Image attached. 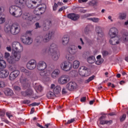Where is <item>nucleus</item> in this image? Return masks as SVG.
<instances>
[{"instance_id":"f257e3e1","label":"nucleus","mask_w":128,"mask_h":128,"mask_svg":"<svg viewBox=\"0 0 128 128\" xmlns=\"http://www.w3.org/2000/svg\"><path fill=\"white\" fill-rule=\"evenodd\" d=\"M67 50L68 53H67L66 55V58L70 62L74 60V56H73L72 54H76L78 52L76 46L74 45H70L68 47Z\"/></svg>"},{"instance_id":"f03ea898","label":"nucleus","mask_w":128,"mask_h":128,"mask_svg":"<svg viewBox=\"0 0 128 128\" xmlns=\"http://www.w3.org/2000/svg\"><path fill=\"white\" fill-rule=\"evenodd\" d=\"M20 60V52H14L13 54L10 56L8 59L7 62L10 64L14 66Z\"/></svg>"},{"instance_id":"7ed1b4c3","label":"nucleus","mask_w":128,"mask_h":128,"mask_svg":"<svg viewBox=\"0 0 128 128\" xmlns=\"http://www.w3.org/2000/svg\"><path fill=\"white\" fill-rule=\"evenodd\" d=\"M54 50H58V46L54 44H52L50 47L43 49L42 50V54H47L50 55L52 54V52H54Z\"/></svg>"},{"instance_id":"20e7f679","label":"nucleus","mask_w":128,"mask_h":128,"mask_svg":"<svg viewBox=\"0 0 128 128\" xmlns=\"http://www.w3.org/2000/svg\"><path fill=\"white\" fill-rule=\"evenodd\" d=\"M20 32V26L18 23H14L12 24L11 34L16 36Z\"/></svg>"},{"instance_id":"39448f33","label":"nucleus","mask_w":128,"mask_h":128,"mask_svg":"<svg viewBox=\"0 0 128 128\" xmlns=\"http://www.w3.org/2000/svg\"><path fill=\"white\" fill-rule=\"evenodd\" d=\"M12 50L14 52H22L23 48L20 43L14 42L12 44Z\"/></svg>"},{"instance_id":"423d86ee","label":"nucleus","mask_w":128,"mask_h":128,"mask_svg":"<svg viewBox=\"0 0 128 128\" xmlns=\"http://www.w3.org/2000/svg\"><path fill=\"white\" fill-rule=\"evenodd\" d=\"M58 82L60 84H66L70 82V78L68 75H62L58 78Z\"/></svg>"},{"instance_id":"0eeeda50","label":"nucleus","mask_w":128,"mask_h":128,"mask_svg":"<svg viewBox=\"0 0 128 128\" xmlns=\"http://www.w3.org/2000/svg\"><path fill=\"white\" fill-rule=\"evenodd\" d=\"M60 68L64 72H69V70H70V68H72V65H70V62L65 61L60 64Z\"/></svg>"},{"instance_id":"6e6552de","label":"nucleus","mask_w":128,"mask_h":128,"mask_svg":"<svg viewBox=\"0 0 128 128\" xmlns=\"http://www.w3.org/2000/svg\"><path fill=\"white\" fill-rule=\"evenodd\" d=\"M20 40L24 44L30 45L32 44V39L28 36H22Z\"/></svg>"},{"instance_id":"1a4fd4ad","label":"nucleus","mask_w":128,"mask_h":128,"mask_svg":"<svg viewBox=\"0 0 128 128\" xmlns=\"http://www.w3.org/2000/svg\"><path fill=\"white\" fill-rule=\"evenodd\" d=\"M46 10V6L44 5L43 7H41L38 8H36L34 10V14L36 16H40L42 14H44Z\"/></svg>"},{"instance_id":"9d476101","label":"nucleus","mask_w":128,"mask_h":128,"mask_svg":"<svg viewBox=\"0 0 128 128\" xmlns=\"http://www.w3.org/2000/svg\"><path fill=\"white\" fill-rule=\"evenodd\" d=\"M79 74L81 76H88V68L82 66L79 69Z\"/></svg>"},{"instance_id":"9b49d317","label":"nucleus","mask_w":128,"mask_h":128,"mask_svg":"<svg viewBox=\"0 0 128 128\" xmlns=\"http://www.w3.org/2000/svg\"><path fill=\"white\" fill-rule=\"evenodd\" d=\"M26 66L28 70H34L36 67V61L34 60H30L27 63Z\"/></svg>"},{"instance_id":"f8f14e48","label":"nucleus","mask_w":128,"mask_h":128,"mask_svg":"<svg viewBox=\"0 0 128 128\" xmlns=\"http://www.w3.org/2000/svg\"><path fill=\"white\" fill-rule=\"evenodd\" d=\"M50 54H51L52 58L54 60H58L60 56V51L58 50H56L52 52Z\"/></svg>"},{"instance_id":"ddd939ff","label":"nucleus","mask_w":128,"mask_h":128,"mask_svg":"<svg viewBox=\"0 0 128 128\" xmlns=\"http://www.w3.org/2000/svg\"><path fill=\"white\" fill-rule=\"evenodd\" d=\"M66 88L68 90L72 92L76 88V83L72 82H70L66 84Z\"/></svg>"},{"instance_id":"4468645a","label":"nucleus","mask_w":128,"mask_h":128,"mask_svg":"<svg viewBox=\"0 0 128 128\" xmlns=\"http://www.w3.org/2000/svg\"><path fill=\"white\" fill-rule=\"evenodd\" d=\"M118 29L116 28H112L110 30L108 35L111 38H114L118 34Z\"/></svg>"},{"instance_id":"2eb2a0df","label":"nucleus","mask_w":128,"mask_h":128,"mask_svg":"<svg viewBox=\"0 0 128 128\" xmlns=\"http://www.w3.org/2000/svg\"><path fill=\"white\" fill-rule=\"evenodd\" d=\"M38 70H44L46 68V64L44 62H40L37 64Z\"/></svg>"},{"instance_id":"dca6fc26","label":"nucleus","mask_w":128,"mask_h":128,"mask_svg":"<svg viewBox=\"0 0 128 128\" xmlns=\"http://www.w3.org/2000/svg\"><path fill=\"white\" fill-rule=\"evenodd\" d=\"M110 42V44L112 46H116V44H120V37L115 36V37H111Z\"/></svg>"},{"instance_id":"f3484780","label":"nucleus","mask_w":128,"mask_h":128,"mask_svg":"<svg viewBox=\"0 0 128 128\" xmlns=\"http://www.w3.org/2000/svg\"><path fill=\"white\" fill-rule=\"evenodd\" d=\"M18 74H20V71H18V70H16L10 74L9 78L10 80H14L18 76Z\"/></svg>"},{"instance_id":"a211bd4d","label":"nucleus","mask_w":128,"mask_h":128,"mask_svg":"<svg viewBox=\"0 0 128 128\" xmlns=\"http://www.w3.org/2000/svg\"><path fill=\"white\" fill-rule=\"evenodd\" d=\"M22 14V8L18 6H17L13 16H15V18H20V16H21Z\"/></svg>"},{"instance_id":"6ab92c4d","label":"nucleus","mask_w":128,"mask_h":128,"mask_svg":"<svg viewBox=\"0 0 128 128\" xmlns=\"http://www.w3.org/2000/svg\"><path fill=\"white\" fill-rule=\"evenodd\" d=\"M50 26H52V21L50 20H47L45 21L43 27L44 30L45 32L48 30H50Z\"/></svg>"},{"instance_id":"aec40b11","label":"nucleus","mask_w":128,"mask_h":128,"mask_svg":"<svg viewBox=\"0 0 128 128\" xmlns=\"http://www.w3.org/2000/svg\"><path fill=\"white\" fill-rule=\"evenodd\" d=\"M8 74H10V72H8V70H2L0 71V78H8Z\"/></svg>"},{"instance_id":"412c9836","label":"nucleus","mask_w":128,"mask_h":128,"mask_svg":"<svg viewBox=\"0 0 128 128\" xmlns=\"http://www.w3.org/2000/svg\"><path fill=\"white\" fill-rule=\"evenodd\" d=\"M68 18L72 20H78L80 18V15L76 14H70L68 15Z\"/></svg>"},{"instance_id":"4be33fe9","label":"nucleus","mask_w":128,"mask_h":128,"mask_svg":"<svg viewBox=\"0 0 128 128\" xmlns=\"http://www.w3.org/2000/svg\"><path fill=\"white\" fill-rule=\"evenodd\" d=\"M20 82H22L23 88H30V83H28V79L26 78H24L22 80H20Z\"/></svg>"},{"instance_id":"5701e85b","label":"nucleus","mask_w":128,"mask_h":128,"mask_svg":"<svg viewBox=\"0 0 128 128\" xmlns=\"http://www.w3.org/2000/svg\"><path fill=\"white\" fill-rule=\"evenodd\" d=\"M23 20H28V22H32L34 18L32 16H30V13H24L22 16Z\"/></svg>"},{"instance_id":"b1692460","label":"nucleus","mask_w":128,"mask_h":128,"mask_svg":"<svg viewBox=\"0 0 128 128\" xmlns=\"http://www.w3.org/2000/svg\"><path fill=\"white\" fill-rule=\"evenodd\" d=\"M26 4L28 8H34L35 4H36V2L34 1V0H27L26 2Z\"/></svg>"},{"instance_id":"393cba45","label":"nucleus","mask_w":128,"mask_h":128,"mask_svg":"<svg viewBox=\"0 0 128 128\" xmlns=\"http://www.w3.org/2000/svg\"><path fill=\"white\" fill-rule=\"evenodd\" d=\"M60 70L56 69L54 70L51 74V76L53 78H56L58 76H60Z\"/></svg>"},{"instance_id":"a878e982","label":"nucleus","mask_w":128,"mask_h":128,"mask_svg":"<svg viewBox=\"0 0 128 128\" xmlns=\"http://www.w3.org/2000/svg\"><path fill=\"white\" fill-rule=\"evenodd\" d=\"M23 94L24 96H32L34 94V91L32 89H28L23 92Z\"/></svg>"},{"instance_id":"bb28decb","label":"nucleus","mask_w":128,"mask_h":128,"mask_svg":"<svg viewBox=\"0 0 128 128\" xmlns=\"http://www.w3.org/2000/svg\"><path fill=\"white\" fill-rule=\"evenodd\" d=\"M17 7L18 6H12L10 7L9 12H10V14H12V16H14V12H16V10Z\"/></svg>"},{"instance_id":"cd10ccee","label":"nucleus","mask_w":128,"mask_h":128,"mask_svg":"<svg viewBox=\"0 0 128 128\" xmlns=\"http://www.w3.org/2000/svg\"><path fill=\"white\" fill-rule=\"evenodd\" d=\"M53 92L55 94H58L62 92V88L60 86H57L54 88Z\"/></svg>"},{"instance_id":"c85d7f7f","label":"nucleus","mask_w":128,"mask_h":128,"mask_svg":"<svg viewBox=\"0 0 128 128\" xmlns=\"http://www.w3.org/2000/svg\"><path fill=\"white\" fill-rule=\"evenodd\" d=\"M43 38V42L46 43L48 42L50 40L51 38L50 36L48 35V34H46L42 36Z\"/></svg>"},{"instance_id":"c756f323","label":"nucleus","mask_w":128,"mask_h":128,"mask_svg":"<svg viewBox=\"0 0 128 128\" xmlns=\"http://www.w3.org/2000/svg\"><path fill=\"white\" fill-rule=\"evenodd\" d=\"M68 42H70V37L64 36L62 38V44L64 46H66L68 44Z\"/></svg>"},{"instance_id":"7c9ffc66","label":"nucleus","mask_w":128,"mask_h":128,"mask_svg":"<svg viewBox=\"0 0 128 128\" xmlns=\"http://www.w3.org/2000/svg\"><path fill=\"white\" fill-rule=\"evenodd\" d=\"M6 67V61L0 59V70H4Z\"/></svg>"},{"instance_id":"2f4dec72","label":"nucleus","mask_w":128,"mask_h":128,"mask_svg":"<svg viewBox=\"0 0 128 128\" xmlns=\"http://www.w3.org/2000/svg\"><path fill=\"white\" fill-rule=\"evenodd\" d=\"M40 74L41 76L43 78H46L48 76V71L46 70H40Z\"/></svg>"},{"instance_id":"473e14b6","label":"nucleus","mask_w":128,"mask_h":128,"mask_svg":"<svg viewBox=\"0 0 128 128\" xmlns=\"http://www.w3.org/2000/svg\"><path fill=\"white\" fill-rule=\"evenodd\" d=\"M15 4L20 6H24L26 1L24 0H15Z\"/></svg>"},{"instance_id":"72a5a7b5","label":"nucleus","mask_w":128,"mask_h":128,"mask_svg":"<svg viewBox=\"0 0 128 128\" xmlns=\"http://www.w3.org/2000/svg\"><path fill=\"white\" fill-rule=\"evenodd\" d=\"M4 32L7 34H12V25H7L4 28Z\"/></svg>"},{"instance_id":"f704fd0d","label":"nucleus","mask_w":128,"mask_h":128,"mask_svg":"<svg viewBox=\"0 0 128 128\" xmlns=\"http://www.w3.org/2000/svg\"><path fill=\"white\" fill-rule=\"evenodd\" d=\"M104 118H106V116H101L99 120H100V124H102L104 126V124H106V120H104Z\"/></svg>"},{"instance_id":"c9c22d12","label":"nucleus","mask_w":128,"mask_h":128,"mask_svg":"<svg viewBox=\"0 0 128 128\" xmlns=\"http://www.w3.org/2000/svg\"><path fill=\"white\" fill-rule=\"evenodd\" d=\"M4 94L6 96H12V94H14V91L11 89L8 88L5 90Z\"/></svg>"},{"instance_id":"e433bc0d","label":"nucleus","mask_w":128,"mask_h":128,"mask_svg":"<svg viewBox=\"0 0 128 128\" xmlns=\"http://www.w3.org/2000/svg\"><path fill=\"white\" fill-rule=\"evenodd\" d=\"M46 96L48 98H53L56 96V94L54 92H52L50 91L47 93Z\"/></svg>"},{"instance_id":"4c0bfd02","label":"nucleus","mask_w":128,"mask_h":128,"mask_svg":"<svg viewBox=\"0 0 128 128\" xmlns=\"http://www.w3.org/2000/svg\"><path fill=\"white\" fill-rule=\"evenodd\" d=\"M126 14L124 12L119 14L118 18L119 20H126Z\"/></svg>"},{"instance_id":"58836bf2","label":"nucleus","mask_w":128,"mask_h":128,"mask_svg":"<svg viewBox=\"0 0 128 128\" xmlns=\"http://www.w3.org/2000/svg\"><path fill=\"white\" fill-rule=\"evenodd\" d=\"M36 42L37 44H42L44 42L42 36H38L36 38Z\"/></svg>"},{"instance_id":"ea45409f","label":"nucleus","mask_w":128,"mask_h":128,"mask_svg":"<svg viewBox=\"0 0 128 128\" xmlns=\"http://www.w3.org/2000/svg\"><path fill=\"white\" fill-rule=\"evenodd\" d=\"M88 64H94L95 62L94 56H90L89 58H88Z\"/></svg>"},{"instance_id":"a19ab883","label":"nucleus","mask_w":128,"mask_h":128,"mask_svg":"<svg viewBox=\"0 0 128 128\" xmlns=\"http://www.w3.org/2000/svg\"><path fill=\"white\" fill-rule=\"evenodd\" d=\"M78 66H80V62L78 60L74 61L73 63L74 68H78Z\"/></svg>"},{"instance_id":"79ce46f5","label":"nucleus","mask_w":128,"mask_h":128,"mask_svg":"<svg viewBox=\"0 0 128 128\" xmlns=\"http://www.w3.org/2000/svg\"><path fill=\"white\" fill-rule=\"evenodd\" d=\"M24 72H25L26 76H30L31 80H34V78H32V72L28 70H25Z\"/></svg>"},{"instance_id":"37998d69","label":"nucleus","mask_w":128,"mask_h":128,"mask_svg":"<svg viewBox=\"0 0 128 128\" xmlns=\"http://www.w3.org/2000/svg\"><path fill=\"white\" fill-rule=\"evenodd\" d=\"M88 20H92L93 22H100V18H88Z\"/></svg>"},{"instance_id":"c03bdc74","label":"nucleus","mask_w":128,"mask_h":128,"mask_svg":"<svg viewBox=\"0 0 128 128\" xmlns=\"http://www.w3.org/2000/svg\"><path fill=\"white\" fill-rule=\"evenodd\" d=\"M95 78H96V76L94 75L91 76L88 80H85V82H84L85 84H88V82H92V80H94Z\"/></svg>"},{"instance_id":"a18cd8bd","label":"nucleus","mask_w":128,"mask_h":128,"mask_svg":"<svg viewBox=\"0 0 128 128\" xmlns=\"http://www.w3.org/2000/svg\"><path fill=\"white\" fill-rule=\"evenodd\" d=\"M54 34H56V32L54 30H51L49 32L48 34H47L48 36H49L50 38L52 39V36H54Z\"/></svg>"},{"instance_id":"49530a36","label":"nucleus","mask_w":128,"mask_h":128,"mask_svg":"<svg viewBox=\"0 0 128 128\" xmlns=\"http://www.w3.org/2000/svg\"><path fill=\"white\" fill-rule=\"evenodd\" d=\"M121 40H122L124 42H128V34H124L121 38Z\"/></svg>"},{"instance_id":"de8ad7c7","label":"nucleus","mask_w":128,"mask_h":128,"mask_svg":"<svg viewBox=\"0 0 128 128\" xmlns=\"http://www.w3.org/2000/svg\"><path fill=\"white\" fill-rule=\"evenodd\" d=\"M37 126H38L39 128H48V126H50V124H45V126H46V128H44V126H42V125L40 124H36Z\"/></svg>"},{"instance_id":"09e8293b","label":"nucleus","mask_w":128,"mask_h":128,"mask_svg":"<svg viewBox=\"0 0 128 128\" xmlns=\"http://www.w3.org/2000/svg\"><path fill=\"white\" fill-rule=\"evenodd\" d=\"M126 114H123L122 116H121L120 118V120L121 122H124V120H126Z\"/></svg>"},{"instance_id":"8fccbe9b","label":"nucleus","mask_w":128,"mask_h":128,"mask_svg":"<svg viewBox=\"0 0 128 128\" xmlns=\"http://www.w3.org/2000/svg\"><path fill=\"white\" fill-rule=\"evenodd\" d=\"M102 62H104V59L102 58L98 60L96 62V64H97V66H100V64H102Z\"/></svg>"},{"instance_id":"3c124183","label":"nucleus","mask_w":128,"mask_h":128,"mask_svg":"<svg viewBox=\"0 0 128 128\" xmlns=\"http://www.w3.org/2000/svg\"><path fill=\"white\" fill-rule=\"evenodd\" d=\"M88 32H90V28L88 26H86L84 29V34H88Z\"/></svg>"},{"instance_id":"603ef678","label":"nucleus","mask_w":128,"mask_h":128,"mask_svg":"<svg viewBox=\"0 0 128 128\" xmlns=\"http://www.w3.org/2000/svg\"><path fill=\"white\" fill-rule=\"evenodd\" d=\"M6 22V18L0 16V24H4Z\"/></svg>"},{"instance_id":"864d4df0","label":"nucleus","mask_w":128,"mask_h":128,"mask_svg":"<svg viewBox=\"0 0 128 128\" xmlns=\"http://www.w3.org/2000/svg\"><path fill=\"white\" fill-rule=\"evenodd\" d=\"M96 32L97 34H100L102 32V28L100 26H98L96 28Z\"/></svg>"},{"instance_id":"5fc2aeb1","label":"nucleus","mask_w":128,"mask_h":128,"mask_svg":"<svg viewBox=\"0 0 128 128\" xmlns=\"http://www.w3.org/2000/svg\"><path fill=\"white\" fill-rule=\"evenodd\" d=\"M14 90L16 92H20V87L18 86H14Z\"/></svg>"},{"instance_id":"6e6d98bb","label":"nucleus","mask_w":128,"mask_h":128,"mask_svg":"<svg viewBox=\"0 0 128 128\" xmlns=\"http://www.w3.org/2000/svg\"><path fill=\"white\" fill-rule=\"evenodd\" d=\"M4 86H6V83L4 81H0V88Z\"/></svg>"},{"instance_id":"4d7b16f0","label":"nucleus","mask_w":128,"mask_h":128,"mask_svg":"<svg viewBox=\"0 0 128 128\" xmlns=\"http://www.w3.org/2000/svg\"><path fill=\"white\" fill-rule=\"evenodd\" d=\"M74 118H72L70 120H68L67 122L65 123V124H72V122H74Z\"/></svg>"},{"instance_id":"13d9d810","label":"nucleus","mask_w":128,"mask_h":128,"mask_svg":"<svg viewBox=\"0 0 128 128\" xmlns=\"http://www.w3.org/2000/svg\"><path fill=\"white\" fill-rule=\"evenodd\" d=\"M10 70L12 72H16V66H11L10 68Z\"/></svg>"},{"instance_id":"bf43d9fd","label":"nucleus","mask_w":128,"mask_h":128,"mask_svg":"<svg viewBox=\"0 0 128 128\" xmlns=\"http://www.w3.org/2000/svg\"><path fill=\"white\" fill-rule=\"evenodd\" d=\"M37 92H42V86H38V88L36 90Z\"/></svg>"},{"instance_id":"052dcab7","label":"nucleus","mask_w":128,"mask_h":128,"mask_svg":"<svg viewBox=\"0 0 128 128\" xmlns=\"http://www.w3.org/2000/svg\"><path fill=\"white\" fill-rule=\"evenodd\" d=\"M78 10L80 12H81V14H84L85 12H86V10H84L82 8H79Z\"/></svg>"},{"instance_id":"680f3d73","label":"nucleus","mask_w":128,"mask_h":128,"mask_svg":"<svg viewBox=\"0 0 128 128\" xmlns=\"http://www.w3.org/2000/svg\"><path fill=\"white\" fill-rule=\"evenodd\" d=\"M102 54L103 56H106L108 55V51H106V50H104L102 52Z\"/></svg>"},{"instance_id":"e2e57ef3","label":"nucleus","mask_w":128,"mask_h":128,"mask_svg":"<svg viewBox=\"0 0 128 128\" xmlns=\"http://www.w3.org/2000/svg\"><path fill=\"white\" fill-rule=\"evenodd\" d=\"M68 94V90H66V88H64L62 90V94Z\"/></svg>"},{"instance_id":"0e129e2a","label":"nucleus","mask_w":128,"mask_h":128,"mask_svg":"<svg viewBox=\"0 0 128 128\" xmlns=\"http://www.w3.org/2000/svg\"><path fill=\"white\" fill-rule=\"evenodd\" d=\"M10 53L8 52H6L5 54H4V58H6L8 60V58H10Z\"/></svg>"},{"instance_id":"69168bd1","label":"nucleus","mask_w":128,"mask_h":128,"mask_svg":"<svg viewBox=\"0 0 128 128\" xmlns=\"http://www.w3.org/2000/svg\"><path fill=\"white\" fill-rule=\"evenodd\" d=\"M36 26V28L38 29V28H40L41 26H40V24L38 22H36L35 24Z\"/></svg>"},{"instance_id":"338daca9","label":"nucleus","mask_w":128,"mask_h":128,"mask_svg":"<svg viewBox=\"0 0 128 128\" xmlns=\"http://www.w3.org/2000/svg\"><path fill=\"white\" fill-rule=\"evenodd\" d=\"M112 124V120H106V124Z\"/></svg>"},{"instance_id":"774afa93","label":"nucleus","mask_w":128,"mask_h":128,"mask_svg":"<svg viewBox=\"0 0 128 128\" xmlns=\"http://www.w3.org/2000/svg\"><path fill=\"white\" fill-rule=\"evenodd\" d=\"M58 4H56V3H55L54 4V6H53V10H56V8H58Z\"/></svg>"}]
</instances>
